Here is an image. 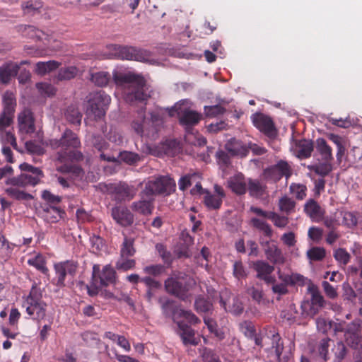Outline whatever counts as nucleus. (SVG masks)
Masks as SVG:
<instances>
[{
    "mask_svg": "<svg viewBox=\"0 0 362 362\" xmlns=\"http://www.w3.org/2000/svg\"><path fill=\"white\" fill-rule=\"evenodd\" d=\"M48 145L53 150L60 148L56 153V160L59 163H77L84 159L83 153L78 150L81 146V141L77 134L69 129H66L59 139H50Z\"/></svg>",
    "mask_w": 362,
    "mask_h": 362,
    "instance_id": "obj_1",
    "label": "nucleus"
},
{
    "mask_svg": "<svg viewBox=\"0 0 362 362\" xmlns=\"http://www.w3.org/2000/svg\"><path fill=\"white\" fill-rule=\"evenodd\" d=\"M250 211L259 216L258 218H252L250 223L262 233L260 244L264 247L267 259L271 260L272 249L269 243L272 240V228L266 222V219H272V211H263L262 209L255 206H251Z\"/></svg>",
    "mask_w": 362,
    "mask_h": 362,
    "instance_id": "obj_2",
    "label": "nucleus"
},
{
    "mask_svg": "<svg viewBox=\"0 0 362 362\" xmlns=\"http://www.w3.org/2000/svg\"><path fill=\"white\" fill-rule=\"evenodd\" d=\"M250 211L259 216L258 218H252L250 223L262 233L260 244L264 247L267 259L271 260L272 249L269 243L272 240V228L266 222V219H272V211H263L262 209L255 206H251Z\"/></svg>",
    "mask_w": 362,
    "mask_h": 362,
    "instance_id": "obj_3",
    "label": "nucleus"
},
{
    "mask_svg": "<svg viewBox=\"0 0 362 362\" xmlns=\"http://www.w3.org/2000/svg\"><path fill=\"white\" fill-rule=\"evenodd\" d=\"M115 80L126 84L128 90L126 93V99L129 102H144L148 100V95L144 91L146 85L143 76L133 74H126L119 77L115 76Z\"/></svg>",
    "mask_w": 362,
    "mask_h": 362,
    "instance_id": "obj_4",
    "label": "nucleus"
},
{
    "mask_svg": "<svg viewBox=\"0 0 362 362\" xmlns=\"http://www.w3.org/2000/svg\"><path fill=\"white\" fill-rule=\"evenodd\" d=\"M27 314L33 320L40 322L46 316L47 303L42 300V291L34 281L24 302Z\"/></svg>",
    "mask_w": 362,
    "mask_h": 362,
    "instance_id": "obj_5",
    "label": "nucleus"
},
{
    "mask_svg": "<svg viewBox=\"0 0 362 362\" xmlns=\"http://www.w3.org/2000/svg\"><path fill=\"white\" fill-rule=\"evenodd\" d=\"M165 289L166 292L175 296L181 300L185 301L191 296V280L187 276H170L165 280Z\"/></svg>",
    "mask_w": 362,
    "mask_h": 362,
    "instance_id": "obj_6",
    "label": "nucleus"
},
{
    "mask_svg": "<svg viewBox=\"0 0 362 362\" xmlns=\"http://www.w3.org/2000/svg\"><path fill=\"white\" fill-rule=\"evenodd\" d=\"M110 101V97L103 90L90 93L87 114L93 116L95 120L100 119L105 115Z\"/></svg>",
    "mask_w": 362,
    "mask_h": 362,
    "instance_id": "obj_7",
    "label": "nucleus"
},
{
    "mask_svg": "<svg viewBox=\"0 0 362 362\" xmlns=\"http://www.w3.org/2000/svg\"><path fill=\"white\" fill-rule=\"evenodd\" d=\"M112 47L115 55L121 59L134 60L148 64H153L155 61L151 59V52L146 49L119 45H113Z\"/></svg>",
    "mask_w": 362,
    "mask_h": 362,
    "instance_id": "obj_8",
    "label": "nucleus"
},
{
    "mask_svg": "<svg viewBox=\"0 0 362 362\" xmlns=\"http://www.w3.org/2000/svg\"><path fill=\"white\" fill-rule=\"evenodd\" d=\"M78 263L74 260H66L57 262L54 264L55 276L52 280V284L59 288L66 286V279H69L71 282L76 274Z\"/></svg>",
    "mask_w": 362,
    "mask_h": 362,
    "instance_id": "obj_9",
    "label": "nucleus"
},
{
    "mask_svg": "<svg viewBox=\"0 0 362 362\" xmlns=\"http://www.w3.org/2000/svg\"><path fill=\"white\" fill-rule=\"evenodd\" d=\"M175 182L169 176H159L150 180L145 186L144 193L146 196H168L175 191Z\"/></svg>",
    "mask_w": 362,
    "mask_h": 362,
    "instance_id": "obj_10",
    "label": "nucleus"
},
{
    "mask_svg": "<svg viewBox=\"0 0 362 362\" xmlns=\"http://www.w3.org/2000/svg\"><path fill=\"white\" fill-rule=\"evenodd\" d=\"M92 285L97 290L117 283V273L110 265H105L102 269L99 264H94L92 271Z\"/></svg>",
    "mask_w": 362,
    "mask_h": 362,
    "instance_id": "obj_11",
    "label": "nucleus"
},
{
    "mask_svg": "<svg viewBox=\"0 0 362 362\" xmlns=\"http://www.w3.org/2000/svg\"><path fill=\"white\" fill-rule=\"evenodd\" d=\"M173 110L177 112L179 123L186 129L196 126L202 119V115L189 109L181 110L180 107L175 105Z\"/></svg>",
    "mask_w": 362,
    "mask_h": 362,
    "instance_id": "obj_12",
    "label": "nucleus"
},
{
    "mask_svg": "<svg viewBox=\"0 0 362 362\" xmlns=\"http://www.w3.org/2000/svg\"><path fill=\"white\" fill-rule=\"evenodd\" d=\"M44 177L42 175H34L32 173H21L18 176H13L6 179L5 183L13 187H25L27 186H35Z\"/></svg>",
    "mask_w": 362,
    "mask_h": 362,
    "instance_id": "obj_13",
    "label": "nucleus"
},
{
    "mask_svg": "<svg viewBox=\"0 0 362 362\" xmlns=\"http://www.w3.org/2000/svg\"><path fill=\"white\" fill-rule=\"evenodd\" d=\"M18 124L20 132L25 134H32L35 132V118L31 110L29 108H24L18 115Z\"/></svg>",
    "mask_w": 362,
    "mask_h": 362,
    "instance_id": "obj_14",
    "label": "nucleus"
},
{
    "mask_svg": "<svg viewBox=\"0 0 362 362\" xmlns=\"http://www.w3.org/2000/svg\"><path fill=\"white\" fill-rule=\"evenodd\" d=\"M153 126V122L147 119L145 115V111L141 110L138 112V116L135 118L131 127L134 132L139 136H149L148 127Z\"/></svg>",
    "mask_w": 362,
    "mask_h": 362,
    "instance_id": "obj_15",
    "label": "nucleus"
},
{
    "mask_svg": "<svg viewBox=\"0 0 362 362\" xmlns=\"http://www.w3.org/2000/svg\"><path fill=\"white\" fill-rule=\"evenodd\" d=\"M303 211L311 221L315 223L322 221L325 214V210L313 199L306 201Z\"/></svg>",
    "mask_w": 362,
    "mask_h": 362,
    "instance_id": "obj_16",
    "label": "nucleus"
},
{
    "mask_svg": "<svg viewBox=\"0 0 362 362\" xmlns=\"http://www.w3.org/2000/svg\"><path fill=\"white\" fill-rule=\"evenodd\" d=\"M112 218L123 227L131 226L134 223L133 214L124 206H115L112 209Z\"/></svg>",
    "mask_w": 362,
    "mask_h": 362,
    "instance_id": "obj_17",
    "label": "nucleus"
},
{
    "mask_svg": "<svg viewBox=\"0 0 362 362\" xmlns=\"http://www.w3.org/2000/svg\"><path fill=\"white\" fill-rule=\"evenodd\" d=\"M111 189L115 200L118 202L129 201L133 199L135 194L133 187L126 183L115 185L111 187Z\"/></svg>",
    "mask_w": 362,
    "mask_h": 362,
    "instance_id": "obj_18",
    "label": "nucleus"
},
{
    "mask_svg": "<svg viewBox=\"0 0 362 362\" xmlns=\"http://www.w3.org/2000/svg\"><path fill=\"white\" fill-rule=\"evenodd\" d=\"M253 124L269 139L272 138V117L261 112H256L251 116Z\"/></svg>",
    "mask_w": 362,
    "mask_h": 362,
    "instance_id": "obj_19",
    "label": "nucleus"
},
{
    "mask_svg": "<svg viewBox=\"0 0 362 362\" xmlns=\"http://www.w3.org/2000/svg\"><path fill=\"white\" fill-rule=\"evenodd\" d=\"M16 29L23 37L39 41L47 39L48 37V35L44 31L32 25H18Z\"/></svg>",
    "mask_w": 362,
    "mask_h": 362,
    "instance_id": "obj_20",
    "label": "nucleus"
},
{
    "mask_svg": "<svg viewBox=\"0 0 362 362\" xmlns=\"http://www.w3.org/2000/svg\"><path fill=\"white\" fill-rule=\"evenodd\" d=\"M226 150L232 156L245 157L249 153L248 146L242 141L232 138L225 144Z\"/></svg>",
    "mask_w": 362,
    "mask_h": 362,
    "instance_id": "obj_21",
    "label": "nucleus"
},
{
    "mask_svg": "<svg viewBox=\"0 0 362 362\" xmlns=\"http://www.w3.org/2000/svg\"><path fill=\"white\" fill-rule=\"evenodd\" d=\"M163 314L165 317L171 318L174 322L178 320V315L182 308L177 305L174 300L165 298L163 300L160 299Z\"/></svg>",
    "mask_w": 362,
    "mask_h": 362,
    "instance_id": "obj_22",
    "label": "nucleus"
},
{
    "mask_svg": "<svg viewBox=\"0 0 362 362\" xmlns=\"http://www.w3.org/2000/svg\"><path fill=\"white\" fill-rule=\"evenodd\" d=\"M313 148V142L311 140L302 139L295 141L294 150L296 156L300 159L310 158Z\"/></svg>",
    "mask_w": 362,
    "mask_h": 362,
    "instance_id": "obj_23",
    "label": "nucleus"
},
{
    "mask_svg": "<svg viewBox=\"0 0 362 362\" xmlns=\"http://www.w3.org/2000/svg\"><path fill=\"white\" fill-rule=\"evenodd\" d=\"M252 267L257 272V277L263 280L267 284H272V266L262 260L252 263Z\"/></svg>",
    "mask_w": 362,
    "mask_h": 362,
    "instance_id": "obj_24",
    "label": "nucleus"
},
{
    "mask_svg": "<svg viewBox=\"0 0 362 362\" xmlns=\"http://www.w3.org/2000/svg\"><path fill=\"white\" fill-rule=\"evenodd\" d=\"M178 334L185 345H197V341L194 338V331L189 325L183 321H177Z\"/></svg>",
    "mask_w": 362,
    "mask_h": 362,
    "instance_id": "obj_25",
    "label": "nucleus"
},
{
    "mask_svg": "<svg viewBox=\"0 0 362 362\" xmlns=\"http://www.w3.org/2000/svg\"><path fill=\"white\" fill-rule=\"evenodd\" d=\"M292 175V170L288 162L280 160L273 165V181L279 180L281 177H286V182Z\"/></svg>",
    "mask_w": 362,
    "mask_h": 362,
    "instance_id": "obj_26",
    "label": "nucleus"
},
{
    "mask_svg": "<svg viewBox=\"0 0 362 362\" xmlns=\"http://www.w3.org/2000/svg\"><path fill=\"white\" fill-rule=\"evenodd\" d=\"M19 70L18 64L6 63L0 66V83L8 84L11 78L16 76Z\"/></svg>",
    "mask_w": 362,
    "mask_h": 362,
    "instance_id": "obj_27",
    "label": "nucleus"
},
{
    "mask_svg": "<svg viewBox=\"0 0 362 362\" xmlns=\"http://www.w3.org/2000/svg\"><path fill=\"white\" fill-rule=\"evenodd\" d=\"M3 108L1 112L14 115L17 105L14 93L11 90H6L2 95Z\"/></svg>",
    "mask_w": 362,
    "mask_h": 362,
    "instance_id": "obj_28",
    "label": "nucleus"
},
{
    "mask_svg": "<svg viewBox=\"0 0 362 362\" xmlns=\"http://www.w3.org/2000/svg\"><path fill=\"white\" fill-rule=\"evenodd\" d=\"M141 282L146 287L145 298L148 302L151 301L155 291L161 288V283L151 276H144L141 279Z\"/></svg>",
    "mask_w": 362,
    "mask_h": 362,
    "instance_id": "obj_29",
    "label": "nucleus"
},
{
    "mask_svg": "<svg viewBox=\"0 0 362 362\" xmlns=\"http://www.w3.org/2000/svg\"><path fill=\"white\" fill-rule=\"evenodd\" d=\"M317 152L320 155L323 161L329 162L333 159L332 149L323 138H318L315 141Z\"/></svg>",
    "mask_w": 362,
    "mask_h": 362,
    "instance_id": "obj_30",
    "label": "nucleus"
},
{
    "mask_svg": "<svg viewBox=\"0 0 362 362\" xmlns=\"http://www.w3.org/2000/svg\"><path fill=\"white\" fill-rule=\"evenodd\" d=\"M203 203L209 211H217L221 209L223 200L221 197H217L208 190L205 192Z\"/></svg>",
    "mask_w": 362,
    "mask_h": 362,
    "instance_id": "obj_31",
    "label": "nucleus"
},
{
    "mask_svg": "<svg viewBox=\"0 0 362 362\" xmlns=\"http://www.w3.org/2000/svg\"><path fill=\"white\" fill-rule=\"evenodd\" d=\"M194 307L195 310L199 314H209L211 313L214 310L212 302L209 298L202 295L196 298Z\"/></svg>",
    "mask_w": 362,
    "mask_h": 362,
    "instance_id": "obj_32",
    "label": "nucleus"
},
{
    "mask_svg": "<svg viewBox=\"0 0 362 362\" xmlns=\"http://www.w3.org/2000/svg\"><path fill=\"white\" fill-rule=\"evenodd\" d=\"M273 344L275 342V355L278 362H288L289 360V354L284 351V343L279 337L278 333L273 334Z\"/></svg>",
    "mask_w": 362,
    "mask_h": 362,
    "instance_id": "obj_33",
    "label": "nucleus"
},
{
    "mask_svg": "<svg viewBox=\"0 0 362 362\" xmlns=\"http://www.w3.org/2000/svg\"><path fill=\"white\" fill-rule=\"evenodd\" d=\"M43 211L46 213V219L50 223H57L66 215L63 209L55 206H46Z\"/></svg>",
    "mask_w": 362,
    "mask_h": 362,
    "instance_id": "obj_34",
    "label": "nucleus"
},
{
    "mask_svg": "<svg viewBox=\"0 0 362 362\" xmlns=\"http://www.w3.org/2000/svg\"><path fill=\"white\" fill-rule=\"evenodd\" d=\"M42 8V2L37 0H29L22 4L23 14L28 16L40 14Z\"/></svg>",
    "mask_w": 362,
    "mask_h": 362,
    "instance_id": "obj_35",
    "label": "nucleus"
},
{
    "mask_svg": "<svg viewBox=\"0 0 362 362\" xmlns=\"http://www.w3.org/2000/svg\"><path fill=\"white\" fill-rule=\"evenodd\" d=\"M219 303L222 308L225 309L226 311L230 312L234 315H239L241 313H243L244 307L243 304L241 302V300L237 298L233 297L232 300V303L229 305L228 309L226 308V303L223 299V298L221 297Z\"/></svg>",
    "mask_w": 362,
    "mask_h": 362,
    "instance_id": "obj_36",
    "label": "nucleus"
},
{
    "mask_svg": "<svg viewBox=\"0 0 362 362\" xmlns=\"http://www.w3.org/2000/svg\"><path fill=\"white\" fill-rule=\"evenodd\" d=\"M296 203L291 197L285 195L283 196L278 202L279 211L286 215H289L295 211Z\"/></svg>",
    "mask_w": 362,
    "mask_h": 362,
    "instance_id": "obj_37",
    "label": "nucleus"
},
{
    "mask_svg": "<svg viewBox=\"0 0 362 362\" xmlns=\"http://www.w3.org/2000/svg\"><path fill=\"white\" fill-rule=\"evenodd\" d=\"M28 264L34 267L44 274H47L49 269L46 266V259L42 255L38 253L34 257L28 259Z\"/></svg>",
    "mask_w": 362,
    "mask_h": 362,
    "instance_id": "obj_38",
    "label": "nucleus"
},
{
    "mask_svg": "<svg viewBox=\"0 0 362 362\" xmlns=\"http://www.w3.org/2000/svg\"><path fill=\"white\" fill-rule=\"evenodd\" d=\"M64 115L66 120L71 124H80L81 122L82 114L74 105H71L66 108Z\"/></svg>",
    "mask_w": 362,
    "mask_h": 362,
    "instance_id": "obj_39",
    "label": "nucleus"
},
{
    "mask_svg": "<svg viewBox=\"0 0 362 362\" xmlns=\"http://www.w3.org/2000/svg\"><path fill=\"white\" fill-rule=\"evenodd\" d=\"M153 208L151 201L139 200L132 204V210L145 216L151 214Z\"/></svg>",
    "mask_w": 362,
    "mask_h": 362,
    "instance_id": "obj_40",
    "label": "nucleus"
},
{
    "mask_svg": "<svg viewBox=\"0 0 362 362\" xmlns=\"http://www.w3.org/2000/svg\"><path fill=\"white\" fill-rule=\"evenodd\" d=\"M266 190V186L257 180L250 179L248 181V192L252 197H262Z\"/></svg>",
    "mask_w": 362,
    "mask_h": 362,
    "instance_id": "obj_41",
    "label": "nucleus"
},
{
    "mask_svg": "<svg viewBox=\"0 0 362 362\" xmlns=\"http://www.w3.org/2000/svg\"><path fill=\"white\" fill-rule=\"evenodd\" d=\"M155 247L164 263L163 265L167 267H171L173 262V257L172 252L168 250L166 246L162 243H157Z\"/></svg>",
    "mask_w": 362,
    "mask_h": 362,
    "instance_id": "obj_42",
    "label": "nucleus"
},
{
    "mask_svg": "<svg viewBox=\"0 0 362 362\" xmlns=\"http://www.w3.org/2000/svg\"><path fill=\"white\" fill-rule=\"evenodd\" d=\"M59 65L60 63L54 60L39 62L36 64V71L39 74L45 75L59 68Z\"/></svg>",
    "mask_w": 362,
    "mask_h": 362,
    "instance_id": "obj_43",
    "label": "nucleus"
},
{
    "mask_svg": "<svg viewBox=\"0 0 362 362\" xmlns=\"http://www.w3.org/2000/svg\"><path fill=\"white\" fill-rule=\"evenodd\" d=\"M247 293L259 305H267L269 303V300L264 297L263 291L255 286L249 287L247 289Z\"/></svg>",
    "mask_w": 362,
    "mask_h": 362,
    "instance_id": "obj_44",
    "label": "nucleus"
},
{
    "mask_svg": "<svg viewBox=\"0 0 362 362\" xmlns=\"http://www.w3.org/2000/svg\"><path fill=\"white\" fill-rule=\"evenodd\" d=\"M279 278L281 280V281L285 282L286 284H289L290 285L299 284L304 285L305 281V278L299 274H281L280 271H278Z\"/></svg>",
    "mask_w": 362,
    "mask_h": 362,
    "instance_id": "obj_45",
    "label": "nucleus"
},
{
    "mask_svg": "<svg viewBox=\"0 0 362 362\" xmlns=\"http://www.w3.org/2000/svg\"><path fill=\"white\" fill-rule=\"evenodd\" d=\"M90 80L98 86H105L110 80V74L107 71L93 72Z\"/></svg>",
    "mask_w": 362,
    "mask_h": 362,
    "instance_id": "obj_46",
    "label": "nucleus"
},
{
    "mask_svg": "<svg viewBox=\"0 0 362 362\" xmlns=\"http://www.w3.org/2000/svg\"><path fill=\"white\" fill-rule=\"evenodd\" d=\"M307 187L300 183L293 182L289 187V191L296 199L303 200L307 196Z\"/></svg>",
    "mask_w": 362,
    "mask_h": 362,
    "instance_id": "obj_47",
    "label": "nucleus"
},
{
    "mask_svg": "<svg viewBox=\"0 0 362 362\" xmlns=\"http://www.w3.org/2000/svg\"><path fill=\"white\" fill-rule=\"evenodd\" d=\"M308 291L311 295V304L317 305L319 308L322 309L325 304L323 296L320 294L317 287L315 285H311L308 287Z\"/></svg>",
    "mask_w": 362,
    "mask_h": 362,
    "instance_id": "obj_48",
    "label": "nucleus"
},
{
    "mask_svg": "<svg viewBox=\"0 0 362 362\" xmlns=\"http://www.w3.org/2000/svg\"><path fill=\"white\" fill-rule=\"evenodd\" d=\"M118 160L128 165H134L141 160L140 156L132 151H123L119 153Z\"/></svg>",
    "mask_w": 362,
    "mask_h": 362,
    "instance_id": "obj_49",
    "label": "nucleus"
},
{
    "mask_svg": "<svg viewBox=\"0 0 362 362\" xmlns=\"http://www.w3.org/2000/svg\"><path fill=\"white\" fill-rule=\"evenodd\" d=\"M165 266L161 264H150L143 268L144 274H147V276H160L165 272Z\"/></svg>",
    "mask_w": 362,
    "mask_h": 362,
    "instance_id": "obj_50",
    "label": "nucleus"
},
{
    "mask_svg": "<svg viewBox=\"0 0 362 362\" xmlns=\"http://www.w3.org/2000/svg\"><path fill=\"white\" fill-rule=\"evenodd\" d=\"M308 169L322 177L327 175L332 171V165L326 161L308 165Z\"/></svg>",
    "mask_w": 362,
    "mask_h": 362,
    "instance_id": "obj_51",
    "label": "nucleus"
},
{
    "mask_svg": "<svg viewBox=\"0 0 362 362\" xmlns=\"http://www.w3.org/2000/svg\"><path fill=\"white\" fill-rule=\"evenodd\" d=\"M302 310V314L305 317H313L316 315L321 310L317 305L311 304L310 300H303L300 305Z\"/></svg>",
    "mask_w": 362,
    "mask_h": 362,
    "instance_id": "obj_52",
    "label": "nucleus"
},
{
    "mask_svg": "<svg viewBox=\"0 0 362 362\" xmlns=\"http://www.w3.org/2000/svg\"><path fill=\"white\" fill-rule=\"evenodd\" d=\"M6 193L11 197L16 200H30L33 199V197L24 191L19 190L14 187H9L6 189Z\"/></svg>",
    "mask_w": 362,
    "mask_h": 362,
    "instance_id": "obj_53",
    "label": "nucleus"
},
{
    "mask_svg": "<svg viewBox=\"0 0 362 362\" xmlns=\"http://www.w3.org/2000/svg\"><path fill=\"white\" fill-rule=\"evenodd\" d=\"M326 255L323 247H313L307 251V257L310 262L322 261Z\"/></svg>",
    "mask_w": 362,
    "mask_h": 362,
    "instance_id": "obj_54",
    "label": "nucleus"
},
{
    "mask_svg": "<svg viewBox=\"0 0 362 362\" xmlns=\"http://www.w3.org/2000/svg\"><path fill=\"white\" fill-rule=\"evenodd\" d=\"M78 73V69L76 66H67L61 68L57 74V79L59 81L70 80L74 78Z\"/></svg>",
    "mask_w": 362,
    "mask_h": 362,
    "instance_id": "obj_55",
    "label": "nucleus"
},
{
    "mask_svg": "<svg viewBox=\"0 0 362 362\" xmlns=\"http://www.w3.org/2000/svg\"><path fill=\"white\" fill-rule=\"evenodd\" d=\"M135 252L136 250L134 247V239L125 238L120 250L121 257H132Z\"/></svg>",
    "mask_w": 362,
    "mask_h": 362,
    "instance_id": "obj_56",
    "label": "nucleus"
},
{
    "mask_svg": "<svg viewBox=\"0 0 362 362\" xmlns=\"http://www.w3.org/2000/svg\"><path fill=\"white\" fill-rule=\"evenodd\" d=\"M228 187L235 194L242 195L245 194L247 186L245 182L239 180L238 178L228 181Z\"/></svg>",
    "mask_w": 362,
    "mask_h": 362,
    "instance_id": "obj_57",
    "label": "nucleus"
},
{
    "mask_svg": "<svg viewBox=\"0 0 362 362\" xmlns=\"http://www.w3.org/2000/svg\"><path fill=\"white\" fill-rule=\"evenodd\" d=\"M334 257L340 265H346L351 259L350 254L345 248H338L334 251Z\"/></svg>",
    "mask_w": 362,
    "mask_h": 362,
    "instance_id": "obj_58",
    "label": "nucleus"
},
{
    "mask_svg": "<svg viewBox=\"0 0 362 362\" xmlns=\"http://www.w3.org/2000/svg\"><path fill=\"white\" fill-rule=\"evenodd\" d=\"M295 305L291 304L288 309H284L281 312L280 317L283 321H286L288 324L295 322L296 311L295 310Z\"/></svg>",
    "mask_w": 362,
    "mask_h": 362,
    "instance_id": "obj_59",
    "label": "nucleus"
},
{
    "mask_svg": "<svg viewBox=\"0 0 362 362\" xmlns=\"http://www.w3.org/2000/svg\"><path fill=\"white\" fill-rule=\"evenodd\" d=\"M204 110L206 116L209 117L223 115L226 112V109L220 105L204 106Z\"/></svg>",
    "mask_w": 362,
    "mask_h": 362,
    "instance_id": "obj_60",
    "label": "nucleus"
},
{
    "mask_svg": "<svg viewBox=\"0 0 362 362\" xmlns=\"http://www.w3.org/2000/svg\"><path fill=\"white\" fill-rule=\"evenodd\" d=\"M178 143L175 139L166 140L163 144L164 153L167 156H174L177 151Z\"/></svg>",
    "mask_w": 362,
    "mask_h": 362,
    "instance_id": "obj_61",
    "label": "nucleus"
},
{
    "mask_svg": "<svg viewBox=\"0 0 362 362\" xmlns=\"http://www.w3.org/2000/svg\"><path fill=\"white\" fill-rule=\"evenodd\" d=\"M14 115L6 112H0V132H3L13 123Z\"/></svg>",
    "mask_w": 362,
    "mask_h": 362,
    "instance_id": "obj_62",
    "label": "nucleus"
},
{
    "mask_svg": "<svg viewBox=\"0 0 362 362\" xmlns=\"http://www.w3.org/2000/svg\"><path fill=\"white\" fill-rule=\"evenodd\" d=\"M180 318L185 319L192 325H197L201 322V320L191 310L182 309L178 315V320Z\"/></svg>",
    "mask_w": 362,
    "mask_h": 362,
    "instance_id": "obj_63",
    "label": "nucleus"
},
{
    "mask_svg": "<svg viewBox=\"0 0 362 362\" xmlns=\"http://www.w3.org/2000/svg\"><path fill=\"white\" fill-rule=\"evenodd\" d=\"M203 362H221L219 356L211 349L204 348L202 352Z\"/></svg>",
    "mask_w": 362,
    "mask_h": 362,
    "instance_id": "obj_64",
    "label": "nucleus"
}]
</instances>
